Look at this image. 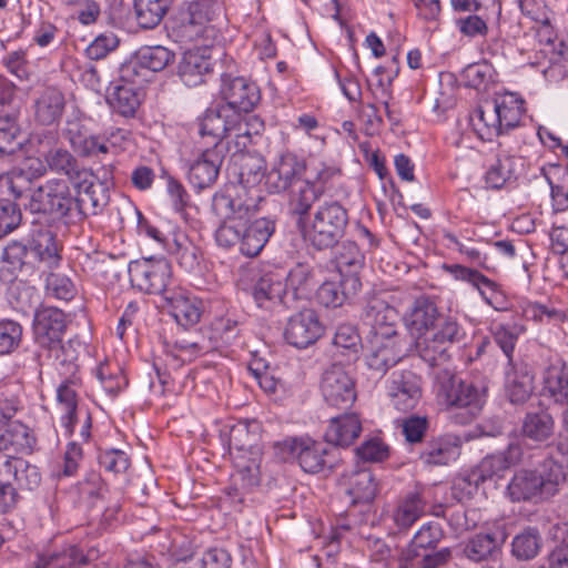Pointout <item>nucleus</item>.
<instances>
[{"label": "nucleus", "mask_w": 568, "mask_h": 568, "mask_svg": "<svg viewBox=\"0 0 568 568\" xmlns=\"http://www.w3.org/2000/svg\"><path fill=\"white\" fill-rule=\"evenodd\" d=\"M214 212L224 221L214 232L219 247L231 250L239 245V251L247 257L257 256L274 234L276 224L270 217L251 221L255 215V205L241 197L229 194H215L212 200Z\"/></svg>", "instance_id": "f257e3e1"}, {"label": "nucleus", "mask_w": 568, "mask_h": 568, "mask_svg": "<svg viewBox=\"0 0 568 568\" xmlns=\"http://www.w3.org/2000/svg\"><path fill=\"white\" fill-rule=\"evenodd\" d=\"M222 12L217 0L184 1L170 19V36L181 44L213 48L223 40Z\"/></svg>", "instance_id": "f03ea898"}, {"label": "nucleus", "mask_w": 568, "mask_h": 568, "mask_svg": "<svg viewBox=\"0 0 568 568\" xmlns=\"http://www.w3.org/2000/svg\"><path fill=\"white\" fill-rule=\"evenodd\" d=\"M348 222L347 209L337 200H328L321 203L298 230L312 248L325 251L339 243Z\"/></svg>", "instance_id": "7ed1b4c3"}, {"label": "nucleus", "mask_w": 568, "mask_h": 568, "mask_svg": "<svg viewBox=\"0 0 568 568\" xmlns=\"http://www.w3.org/2000/svg\"><path fill=\"white\" fill-rule=\"evenodd\" d=\"M438 396L450 409V418L466 425L481 412L486 403L487 387L448 376L440 382Z\"/></svg>", "instance_id": "20e7f679"}, {"label": "nucleus", "mask_w": 568, "mask_h": 568, "mask_svg": "<svg viewBox=\"0 0 568 568\" xmlns=\"http://www.w3.org/2000/svg\"><path fill=\"white\" fill-rule=\"evenodd\" d=\"M29 207L32 213L72 223L73 194L69 182L63 179L45 181L32 192Z\"/></svg>", "instance_id": "39448f33"}, {"label": "nucleus", "mask_w": 568, "mask_h": 568, "mask_svg": "<svg viewBox=\"0 0 568 568\" xmlns=\"http://www.w3.org/2000/svg\"><path fill=\"white\" fill-rule=\"evenodd\" d=\"M129 277L132 286L140 292L161 295L164 300L173 291V274L170 262L164 258H141L130 262Z\"/></svg>", "instance_id": "423d86ee"}, {"label": "nucleus", "mask_w": 568, "mask_h": 568, "mask_svg": "<svg viewBox=\"0 0 568 568\" xmlns=\"http://www.w3.org/2000/svg\"><path fill=\"white\" fill-rule=\"evenodd\" d=\"M442 270L455 281L466 283L476 290L481 300L497 312H507L511 303L503 291L500 284L483 274L477 268L464 264L442 265Z\"/></svg>", "instance_id": "0eeeda50"}, {"label": "nucleus", "mask_w": 568, "mask_h": 568, "mask_svg": "<svg viewBox=\"0 0 568 568\" xmlns=\"http://www.w3.org/2000/svg\"><path fill=\"white\" fill-rule=\"evenodd\" d=\"M69 325L68 315L54 306L41 305L34 311L32 334L36 345L42 349L61 347Z\"/></svg>", "instance_id": "6e6552de"}, {"label": "nucleus", "mask_w": 568, "mask_h": 568, "mask_svg": "<svg viewBox=\"0 0 568 568\" xmlns=\"http://www.w3.org/2000/svg\"><path fill=\"white\" fill-rule=\"evenodd\" d=\"M526 159L507 152L487 160L483 181L487 190L513 189L519 184L526 171Z\"/></svg>", "instance_id": "1a4fd4ad"}, {"label": "nucleus", "mask_w": 568, "mask_h": 568, "mask_svg": "<svg viewBox=\"0 0 568 568\" xmlns=\"http://www.w3.org/2000/svg\"><path fill=\"white\" fill-rule=\"evenodd\" d=\"M410 347L412 342L403 335L368 337L366 364L369 369L384 375L408 355Z\"/></svg>", "instance_id": "9d476101"}, {"label": "nucleus", "mask_w": 568, "mask_h": 568, "mask_svg": "<svg viewBox=\"0 0 568 568\" xmlns=\"http://www.w3.org/2000/svg\"><path fill=\"white\" fill-rule=\"evenodd\" d=\"M324 402L337 409H348L357 398L354 378L341 365L324 371L320 384Z\"/></svg>", "instance_id": "9b49d317"}, {"label": "nucleus", "mask_w": 568, "mask_h": 568, "mask_svg": "<svg viewBox=\"0 0 568 568\" xmlns=\"http://www.w3.org/2000/svg\"><path fill=\"white\" fill-rule=\"evenodd\" d=\"M224 105L207 109L197 120L199 133L202 138H210V143L216 149L222 139L231 133L235 136L250 135L247 124L239 114H230Z\"/></svg>", "instance_id": "f8f14e48"}, {"label": "nucleus", "mask_w": 568, "mask_h": 568, "mask_svg": "<svg viewBox=\"0 0 568 568\" xmlns=\"http://www.w3.org/2000/svg\"><path fill=\"white\" fill-rule=\"evenodd\" d=\"M523 448L519 444L511 443L503 452L487 455L465 477L463 483L474 486L475 489L487 480L501 478L504 473L521 460Z\"/></svg>", "instance_id": "ddd939ff"}, {"label": "nucleus", "mask_w": 568, "mask_h": 568, "mask_svg": "<svg viewBox=\"0 0 568 568\" xmlns=\"http://www.w3.org/2000/svg\"><path fill=\"white\" fill-rule=\"evenodd\" d=\"M328 444L326 440L320 442L308 436L292 437L284 440V446L303 471L313 475L332 467L328 460Z\"/></svg>", "instance_id": "4468645a"}, {"label": "nucleus", "mask_w": 568, "mask_h": 568, "mask_svg": "<svg viewBox=\"0 0 568 568\" xmlns=\"http://www.w3.org/2000/svg\"><path fill=\"white\" fill-rule=\"evenodd\" d=\"M26 180L21 174L0 176V239L14 231L21 223L22 213L16 200L23 195L21 183Z\"/></svg>", "instance_id": "2eb2a0df"}, {"label": "nucleus", "mask_w": 568, "mask_h": 568, "mask_svg": "<svg viewBox=\"0 0 568 568\" xmlns=\"http://www.w3.org/2000/svg\"><path fill=\"white\" fill-rule=\"evenodd\" d=\"M324 329L317 313L313 308H303L288 317L283 336L288 345L305 349L323 336Z\"/></svg>", "instance_id": "dca6fc26"}, {"label": "nucleus", "mask_w": 568, "mask_h": 568, "mask_svg": "<svg viewBox=\"0 0 568 568\" xmlns=\"http://www.w3.org/2000/svg\"><path fill=\"white\" fill-rule=\"evenodd\" d=\"M224 105L233 114L250 113L261 101V91L257 84L244 77H232L224 74L221 85Z\"/></svg>", "instance_id": "f3484780"}, {"label": "nucleus", "mask_w": 568, "mask_h": 568, "mask_svg": "<svg viewBox=\"0 0 568 568\" xmlns=\"http://www.w3.org/2000/svg\"><path fill=\"white\" fill-rule=\"evenodd\" d=\"M386 393L395 409L413 410L422 398V378L409 369L395 371L387 379Z\"/></svg>", "instance_id": "a211bd4d"}, {"label": "nucleus", "mask_w": 568, "mask_h": 568, "mask_svg": "<svg viewBox=\"0 0 568 568\" xmlns=\"http://www.w3.org/2000/svg\"><path fill=\"white\" fill-rule=\"evenodd\" d=\"M304 158L292 151L282 152L265 174V185L270 193H282L293 187L306 172Z\"/></svg>", "instance_id": "6ab92c4d"}, {"label": "nucleus", "mask_w": 568, "mask_h": 568, "mask_svg": "<svg viewBox=\"0 0 568 568\" xmlns=\"http://www.w3.org/2000/svg\"><path fill=\"white\" fill-rule=\"evenodd\" d=\"M220 438L227 453L263 447L262 424L257 419L229 420L220 429Z\"/></svg>", "instance_id": "aec40b11"}, {"label": "nucleus", "mask_w": 568, "mask_h": 568, "mask_svg": "<svg viewBox=\"0 0 568 568\" xmlns=\"http://www.w3.org/2000/svg\"><path fill=\"white\" fill-rule=\"evenodd\" d=\"M163 306L175 322L184 328L196 325L203 313L202 301L180 286L166 293Z\"/></svg>", "instance_id": "412c9836"}, {"label": "nucleus", "mask_w": 568, "mask_h": 568, "mask_svg": "<svg viewBox=\"0 0 568 568\" xmlns=\"http://www.w3.org/2000/svg\"><path fill=\"white\" fill-rule=\"evenodd\" d=\"M77 195H73L72 223L97 215L106 206L109 196L101 184L95 185L88 176H82L77 182Z\"/></svg>", "instance_id": "4be33fe9"}, {"label": "nucleus", "mask_w": 568, "mask_h": 568, "mask_svg": "<svg viewBox=\"0 0 568 568\" xmlns=\"http://www.w3.org/2000/svg\"><path fill=\"white\" fill-rule=\"evenodd\" d=\"M491 104L495 110V114L490 113L491 126L497 123L504 134H508L521 125L526 114V101L519 93L506 91L496 95Z\"/></svg>", "instance_id": "5701e85b"}, {"label": "nucleus", "mask_w": 568, "mask_h": 568, "mask_svg": "<svg viewBox=\"0 0 568 568\" xmlns=\"http://www.w3.org/2000/svg\"><path fill=\"white\" fill-rule=\"evenodd\" d=\"M222 162L223 158L216 149L207 148L202 151L187 165L186 176L191 186L196 192L212 187L219 178Z\"/></svg>", "instance_id": "b1692460"}, {"label": "nucleus", "mask_w": 568, "mask_h": 568, "mask_svg": "<svg viewBox=\"0 0 568 568\" xmlns=\"http://www.w3.org/2000/svg\"><path fill=\"white\" fill-rule=\"evenodd\" d=\"M210 49L196 45L183 53L178 65V75L186 87L194 88L203 84L206 77L212 73L213 63Z\"/></svg>", "instance_id": "393cba45"}, {"label": "nucleus", "mask_w": 568, "mask_h": 568, "mask_svg": "<svg viewBox=\"0 0 568 568\" xmlns=\"http://www.w3.org/2000/svg\"><path fill=\"white\" fill-rule=\"evenodd\" d=\"M0 477L20 490H36L42 480L40 469L22 457L0 459Z\"/></svg>", "instance_id": "a878e982"}, {"label": "nucleus", "mask_w": 568, "mask_h": 568, "mask_svg": "<svg viewBox=\"0 0 568 568\" xmlns=\"http://www.w3.org/2000/svg\"><path fill=\"white\" fill-rule=\"evenodd\" d=\"M462 438L455 434L432 437L419 454V459L428 466H446L460 456Z\"/></svg>", "instance_id": "bb28decb"}, {"label": "nucleus", "mask_w": 568, "mask_h": 568, "mask_svg": "<svg viewBox=\"0 0 568 568\" xmlns=\"http://www.w3.org/2000/svg\"><path fill=\"white\" fill-rule=\"evenodd\" d=\"M286 295L284 270L265 272L252 288V297L256 305L262 308H270L275 304L286 305Z\"/></svg>", "instance_id": "cd10ccee"}, {"label": "nucleus", "mask_w": 568, "mask_h": 568, "mask_svg": "<svg viewBox=\"0 0 568 568\" xmlns=\"http://www.w3.org/2000/svg\"><path fill=\"white\" fill-rule=\"evenodd\" d=\"M365 322L371 326L368 337H392L398 332L399 314L386 302L375 300L366 308Z\"/></svg>", "instance_id": "c85d7f7f"}, {"label": "nucleus", "mask_w": 568, "mask_h": 568, "mask_svg": "<svg viewBox=\"0 0 568 568\" xmlns=\"http://www.w3.org/2000/svg\"><path fill=\"white\" fill-rule=\"evenodd\" d=\"M64 109V94L57 88H45L33 101V121L42 126L58 125Z\"/></svg>", "instance_id": "c756f323"}, {"label": "nucleus", "mask_w": 568, "mask_h": 568, "mask_svg": "<svg viewBox=\"0 0 568 568\" xmlns=\"http://www.w3.org/2000/svg\"><path fill=\"white\" fill-rule=\"evenodd\" d=\"M444 537V531L439 523L429 521L415 532L410 542L402 549L399 555L400 567L414 565L419 559L423 550L434 549Z\"/></svg>", "instance_id": "7c9ffc66"}, {"label": "nucleus", "mask_w": 568, "mask_h": 568, "mask_svg": "<svg viewBox=\"0 0 568 568\" xmlns=\"http://www.w3.org/2000/svg\"><path fill=\"white\" fill-rule=\"evenodd\" d=\"M505 388L513 404H524L529 399L534 392V376L526 364H506Z\"/></svg>", "instance_id": "2f4dec72"}, {"label": "nucleus", "mask_w": 568, "mask_h": 568, "mask_svg": "<svg viewBox=\"0 0 568 568\" xmlns=\"http://www.w3.org/2000/svg\"><path fill=\"white\" fill-rule=\"evenodd\" d=\"M437 305L427 296L416 298L405 315V324L413 337L430 331L440 317Z\"/></svg>", "instance_id": "473e14b6"}, {"label": "nucleus", "mask_w": 568, "mask_h": 568, "mask_svg": "<svg viewBox=\"0 0 568 568\" xmlns=\"http://www.w3.org/2000/svg\"><path fill=\"white\" fill-rule=\"evenodd\" d=\"M362 433V422L356 413L332 417L325 430V440L334 446L347 447Z\"/></svg>", "instance_id": "72a5a7b5"}, {"label": "nucleus", "mask_w": 568, "mask_h": 568, "mask_svg": "<svg viewBox=\"0 0 568 568\" xmlns=\"http://www.w3.org/2000/svg\"><path fill=\"white\" fill-rule=\"evenodd\" d=\"M507 539L504 528H496L488 532H478L470 537L464 545V556L474 561L479 562L488 559L494 555Z\"/></svg>", "instance_id": "f704fd0d"}, {"label": "nucleus", "mask_w": 568, "mask_h": 568, "mask_svg": "<svg viewBox=\"0 0 568 568\" xmlns=\"http://www.w3.org/2000/svg\"><path fill=\"white\" fill-rule=\"evenodd\" d=\"M229 455L243 488L252 489L261 484L263 447L232 452Z\"/></svg>", "instance_id": "c9c22d12"}, {"label": "nucleus", "mask_w": 568, "mask_h": 568, "mask_svg": "<svg viewBox=\"0 0 568 568\" xmlns=\"http://www.w3.org/2000/svg\"><path fill=\"white\" fill-rule=\"evenodd\" d=\"M362 290L359 277L342 278L339 283L326 281L316 291L317 302L325 307H341Z\"/></svg>", "instance_id": "e433bc0d"}, {"label": "nucleus", "mask_w": 568, "mask_h": 568, "mask_svg": "<svg viewBox=\"0 0 568 568\" xmlns=\"http://www.w3.org/2000/svg\"><path fill=\"white\" fill-rule=\"evenodd\" d=\"M542 393L556 404H568V365L564 361L557 359L545 369Z\"/></svg>", "instance_id": "4c0bfd02"}, {"label": "nucleus", "mask_w": 568, "mask_h": 568, "mask_svg": "<svg viewBox=\"0 0 568 568\" xmlns=\"http://www.w3.org/2000/svg\"><path fill=\"white\" fill-rule=\"evenodd\" d=\"M144 98V91L122 82L114 84L108 92L110 108L124 118H133Z\"/></svg>", "instance_id": "58836bf2"}, {"label": "nucleus", "mask_w": 568, "mask_h": 568, "mask_svg": "<svg viewBox=\"0 0 568 568\" xmlns=\"http://www.w3.org/2000/svg\"><path fill=\"white\" fill-rule=\"evenodd\" d=\"M322 196L321 191L306 180H303L297 186L291 187L288 210L295 217L297 227L312 215L311 209Z\"/></svg>", "instance_id": "ea45409f"}, {"label": "nucleus", "mask_w": 568, "mask_h": 568, "mask_svg": "<svg viewBox=\"0 0 568 568\" xmlns=\"http://www.w3.org/2000/svg\"><path fill=\"white\" fill-rule=\"evenodd\" d=\"M284 284L294 300L308 298L317 284L314 267L305 262L296 263L287 273L284 272Z\"/></svg>", "instance_id": "a19ab883"}, {"label": "nucleus", "mask_w": 568, "mask_h": 568, "mask_svg": "<svg viewBox=\"0 0 568 568\" xmlns=\"http://www.w3.org/2000/svg\"><path fill=\"white\" fill-rule=\"evenodd\" d=\"M335 246L334 263L341 277H359V272L365 265V255L357 243L345 241Z\"/></svg>", "instance_id": "79ce46f5"}, {"label": "nucleus", "mask_w": 568, "mask_h": 568, "mask_svg": "<svg viewBox=\"0 0 568 568\" xmlns=\"http://www.w3.org/2000/svg\"><path fill=\"white\" fill-rule=\"evenodd\" d=\"M507 495L513 501H526L537 496H545L542 480L537 470L517 471L507 486Z\"/></svg>", "instance_id": "37998d69"}, {"label": "nucleus", "mask_w": 568, "mask_h": 568, "mask_svg": "<svg viewBox=\"0 0 568 568\" xmlns=\"http://www.w3.org/2000/svg\"><path fill=\"white\" fill-rule=\"evenodd\" d=\"M555 429V420L547 409L531 410L526 413L521 433L523 436L537 443L548 440Z\"/></svg>", "instance_id": "c03bdc74"}, {"label": "nucleus", "mask_w": 568, "mask_h": 568, "mask_svg": "<svg viewBox=\"0 0 568 568\" xmlns=\"http://www.w3.org/2000/svg\"><path fill=\"white\" fill-rule=\"evenodd\" d=\"M524 332L525 327L517 322H493L489 327L494 343L500 348L509 364L514 362L515 348Z\"/></svg>", "instance_id": "a18cd8bd"}, {"label": "nucleus", "mask_w": 568, "mask_h": 568, "mask_svg": "<svg viewBox=\"0 0 568 568\" xmlns=\"http://www.w3.org/2000/svg\"><path fill=\"white\" fill-rule=\"evenodd\" d=\"M19 116L18 106L0 109V158L11 155L16 151V140L21 131Z\"/></svg>", "instance_id": "49530a36"}, {"label": "nucleus", "mask_w": 568, "mask_h": 568, "mask_svg": "<svg viewBox=\"0 0 568 568\" xmlns=\"http://www.w3.org/2000/svg\"><path fill=\"white\" fill-rule=\"evenodd\" d=\"M29 248L32 261L31 267H36L37 264L43 265L47 268L59 266L61 256L58 252L55 239L50 232L34 237Z\"/></svg>", "instance_id": "de8ad7c7"}, {"label": "nucleus", "mask_w": 568, "mask_h": 568, "mask_svg": "<svg viewBox=\"0 0 568 568\" xmlns=\"http://www.w3.org/2000/svg\"><path fill=\"white\" fill-rule=\"evenodd\" d=\"M45 352H48L49 357H53L54 368L60 381L71 379V384H74V381L81 378L78 354L70 342L61 344L60 348L45 349Z\"/></svg>", "instance_id": "09e8293b"}, {"label": "nucleus", "mask_w": 568, "mask_h": 568, "mask_svg": "<svg viewBox=\"0 0 568 568\" xmlns=\"http://www.w3.org/2000/svg\"><path fill=\"white\" fill-rule=\"evenodd\" d=\"M347 494L353 504H366L374 500L377 494V483L372 471L359 469L348 478Z\"/></svg>", "instance_id": "8fccbe9b"}, {"label": "nucleus", "mask_w": 568, "mask_h": 568, "mask_svg": "<svg viewBox=\"0 0 568 568\" xmlns=\"http://www.w3.org/2000/svg\"><path fill=\"white\" fill-rule=\"evenodd\" d=\"M414 338L419 357L430 367L439 366L449 361V347L429 332Z\"/></svg>", "instance_id": "3c124183"}, {"label": "nucleus", "mask_w": 568, "mask_h": 568, "mask_svg": "<svg viewBox=\"0 0 568 568\" xmlns=\"http://www.w3.org/2000/svg\"><path fill=\"white\" fill-rule=\"evenodd\" d=\"M31 446V436L29 428L21 423L6 424L0 422V459L9 458L11 455L7 452L10 447L20 449Z\"/></svg>", "instance_id": "603ef678"}, {"label": "nucleus", "mask_w": 568, "mask_h": 568, "mask_svg": "<svg viewBox=\"0 0 568 568\" xmlns=\"http://www.w3.org/2000/svg\"><path fill=\"white\" fill-rule=\"evenodd\" d=\"M460 78L465 87L486 92L495 83L496 71L491 63L480 61L465 67Z\"/></svg>", "instance_id": "864d4df0"}, {"label": "nucleus", "mask_w": 568, "mask_h": 568, "mask_svg": "<svg viewBox=\"0 0 568 568\" xmlns=\"http://www.w3.org/2000/svg\"><path fill=\"white\" fill-rule=\"evenodd\" d=\"M425 503L419 493L407 494L393 513V520L399 529L409 528L424 514Z\"/></svg>", "instance_id": "5fc2aeb1"}, {"label": "nucleus", "mask_w": 568, "mask_h": 568, "mask_svg": "<svg viewBox=\"0 0 568 568\" xmlns=\"http://www.w3.org/2000/svg\"><path fill=\"white\" fill-rule=\"evenodd\" d=\"M94 374L111 397L118 396L129 384L126 375L118 363H101Z\"/></svg>", "instance_id": "6e6d98bb"}, {"label": "nucleus", "mask_w": 568, "mask_h": 568, "mask_svg": "<svg viewBox=\"0 0 568 568\" xmlns=\"http://www.w3.org/2000/svg\"><path fill=\"white\" fill-rule=\"evenodd\" d=\"M78 548L72 545L60 549H45L37 555L33 568H77Z\"/></svg>", "instance_id": "4d7b16f0"}, {"label": "nucleus", "mask_w": 568, "mask_h": 568, "mask_svg": "<svg viewBox=\"0 0 568 568\" xmlns=\"http://www.w3.org/2000/svg\"><path fill=\"white\" fill-rule=\"evenodd\" d=\"M171 0H134L138 23L144 29L156 27L170 8Z\"/></svg>", "instance_id": "13d9d810"}, {"label": "nucleus", "mask_w": 568, "mask_h": 568, "mask_svg": "<svg viewBox=\"0 0 568 568\" xmlns=\"http://www.w3.org/2000/svg\"><path fill=\"white\" fill-rule=\"evenodd\" d=\"M143 68L153 77L174 60V52L162 45L142 47L135 53Z\"/></svg>", "instance_id": "bf43d9fd"}, {"label": "nucleus", "mask_w": 568, "mask_h": 568, "mask_svg": "<svg viewBox=\"0 0 568 568\" xmlns=\"http://www.w3.org/2000/svg\"><path fill=\"white\" fill-rule=\"evenodd\" d=\"M47 162L51 170L63 173L70 179L79 180L82 176L91 175L87 170L79 166L77 159L68 150L61 148L50 150Z\"/></svg>", "instance_id": "052dcab7"}, {"label": "nucleus", "mask_w": 568, "mask_h": 568, "mask_svg": "<svg viewBox=\"0 0 568 568\" xmlns=\"http://www.w3.org/2000/svg\"><path fill=\"white\" fill-rule=\"evenodd\" d=\"M44 292L48 297L70 302L75 297L78 290L69 276L50 272L44 280Z\"/></svg>", "instance_id": "680f3d73"}, {"label": "nucleus", "mask_w": 568, "mask_h": 568, "mask_svg": "<svg viewBox=\"0 0 568 568\" xmlns=\"http://www.w3.org/2000/svg\"><path fill=\"white\" fill-rule=\"evenodd\" d=\"M355 455L364 463H383L390 457V447L379 435H374L355 448Z\"/></svg>", "instance_id": "e2e57ef3"}, {"label": "nucleus", "mask_w": 568, "mask_h": 568, "mask_svg": "<svg viewBox=\"0 0 568 568\" xmlns=\"http://www.w3.org/2000/svg\"><path fill=\"white\" fill-rule=\"evenodd\" d=\"M70 143L75 152L85 158H99L109 152L106 141L101 135L82 136L75 134L72 129H68Z\"/></svg>", "instance_id": "0e129e2a"}, {"label": "nucleus", "mask_w": 568, "mask_h": 568, "mask_svg": "<svg viewBox=\"0 0 568 568\" xmlns=\"http://www.w3.org/2000/svg\"><path fill=\"white\" fill-rule=\"evenodd\" d=\"M151 79V74L143 68L135 54L124 61L119 69V82L136 87L143 91L145 84L150 82Z\"/></svg>", "instance_id": "69168bd1"}, {"label": "nucleus", "mask_w": 568, "mask_h": 568, "mask_svg": "<svg viewBox=\"0 0 568 568\" xmlns=\"http://www.w3.org/2000/svg\"><path fill=\"white\" fill-rule=\"evenodd\" d=\"M213 337L225 345H233L240 333L239 322L234 313L226 311L225 314L215 316L211 322Z\"/></svg>", "instance_id": "338daca9"}, {"label": "nucleus", "mask_w": 568, "mask_h": 568, "mask_svg": "<svg viewBox=\"0 0 568 568\" xmlns=\"http://www.w3.org/2000/svg\"><path fill=\"white\" fill-rule=\"evenodd\" d=\"M429 333L449 348L465 337L464 327L452 316H440Z\"/></svg>", "instance_id": "774afa93"}]
</instances>
